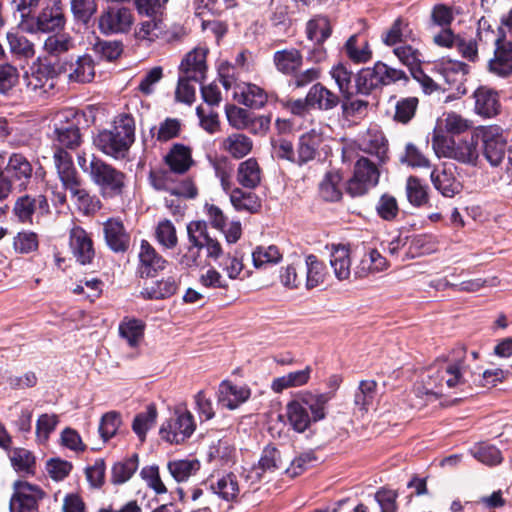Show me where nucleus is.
Masks as SVG:
<instances>
[{"label": "nucleus", "instance_id": "nucleus-60", "mask_svg": "<svg viewBox=\"0 0 512 512\" xmlns=\"http://www.w3.org/2000/svg\"><path fill=\"white\" fill-rule=\"evenodd\" d=\"M317 460L318 458L313 450L305 451L291 461L290 466L285 472L290 477H296L302 474L309 467L313 466Z\"/></svg>", "mask_w": 512, "mask_h": 512}, {"label": "nucleus", "instance_id": "nucleus-42", "mask_svg": "<svg viewBox=\"0 0 512 512\" xmlns=\"http://www.w3.org/2000/svg\"><path fill=\"white\" fill-rule=\"evenodd\" d=\"M11 54L18 58L30 59L35 55L34 44L17 30L8 31L6 34Z\"/></svg>", "mask_w": 512, "mask_h": 512}, {"label": "nucleus", "instance_id": "nucleus-55", "mask_svg": "<svg viewBox=\"0 0 512 512\" xmlns=\"http://www.w3.org/2000/svg\"><path fill=\"white\" fill-rule=\"evenodd\" d=\"M158 243L165 249H174L178 244L176 228L170 220L160 221L155 230Z\"/></svg>", "mask_w": 512, "mask_h": 512}, {"label": "nucleus", "instance_id": "nucleus-62", "mask_svg": "<svg viewBox=\"0 0 512 512\" xmlns=\"http://www.w3.org/2000/svg\"><path fill=\"white\" fill-rule=\"evenodd\" d=\"M473 456L486 465H497L502 462V454L494 445L482 443L473 449Z\"/></svg>", "mask_w": 512, "mask_h": 512}, {"label": "nucleus", "instance_id": "nucleus-16", "mask_svg": "<svg viewBox=\"0 0 512 512\" xmlns=\"http://www.w3.org/2000/svg\"><path fill=\"white\" fill-rule=\"evenodd\" d=\"M207 53L208 50L204 47L190 51L180 64V74L185 75L186 78H192L194 82H202L207 70Z\"/></svg>", "mask_w": 512, "mask_h": 512}, {"label": "nucleus", "instance_id": "nucleus-37", "mask_svg": "<svg viewBox=\"0 0 512 512\" xmlns=\"http://www.w3.org/2000/svg\"><path fill=\"white\" fill-rule=\"evenodd\" d=\"M319 194L325 201L335 202L342 197V176L336 171L327 172L319 184Z\"/></svg>", "mask_w": 512, "mask_h": 512}, {"label": "nucleus", "instance_id": "nucleus-22", "mask_svg": "<svg viewBox=\"0 0 512 512\" xmlns=\"http://www.w3.org/2000/svg\"><path fill=\"white\" fill-rule=\"evenodd\" d=\"M65 23L60 0H49V4L36 18V30L52 32L63 27Z\"/></svg>", "mask_w": 512, "mask_h": 512}, {"label": "nucleus", "instance_id": "nucleus-50", "mask_svg": "<svg viewBox=\"0 0 512 512\" xmlns=\"http://www.w3.org/2000/svg\"><path fill=\"white\" fill-rule=\"evenodd\" d=\"M144 324L141 320L125 318L119 325V334L131 347L138 345L143 338Z\"/></svg>", "mask_w": 512, "mask_h": 512}, {"label": "nucleus", "instance_id": "nucleus-36", "mask_svg": "<svg viewBox=\"0 0 512 512\" xmlns=\"http://www.w3.org/2000/svg\"><path fill=\"white\" fill-rule=\"evenodd\" d=\"M312 369L306 366L302 370L293 371L272 381L271 389L275 393H281L288 388L300 387L308 383Z\"/></svg>", "mask_w": 512, "mask_h": 512}, {"label": "nucleus", "instance_id": "nucleus-27", "mask_svg": "<svg viewBox=\"0 0 512 512\" xmlns=\"http://www.w3.org/2000/svg\"><path fill=\"white\" fill-rule=\"evenodd\" d=\"M165 163L175 174L186 173L194 163L191 149L183 144H174L165 156Z\"/></svg>", "mask_w": 512, "mask_h": 512}, {"label": "nucleus", "instance_id": "nucleus-12", "mask_svg": "<svg viewBox=\"0 0 512 512\" xmlns=\"http://www.w3.org/2000/svg\"><path fill=\"white\" fill-rule=\"evenodd\" d=\"M378 166L369 158L361 157L354 164V196H362L379 183Z\"/></svg>", "mask_w": 512, "mask_h": 512}, {"label": "nucleus", "instance_id": "nucleus-40", "mask_svg": "<svg viewBox=\"0 0 512 512\" xmlns=\"http://www.w3.org/2000/svg\"><path fill=\"white\" fill-rule=\"evenodd\" d=\"M13 469L24 476L34 475L36 469V459L34 454L21 447L14 448L9 455Z\"/></svg>", "mask_w": 512, "mask_h": 512}, {"label": "nucleus", "instance_id": "nucleus-45", "mask_svg": "<svg viewBox=\"0 0 512 512\" xmlns=\"http://www.w3.org/2000/svg\"><path fill=\"white\" fill-rule=\"evenodd\" d=\"M230 201L237 211L255 213L261 207V202L255 193L246 192L240 188L230 191Z\"/></svg>", "mask_w": 512, "mask_h": 512}, {"label": "nucleus", "instance_id": "nucleus-23", "mask_svg": "<svg viewBox=\"0 0 512 512\" xmlns=\"http://www.w3.org/2000/svg\"><path fill=\"white\" fill-rule=\"evenodd\" d=\"M322 142L323 135L315 128L302 134L298 140L296 164L302 166L315 159Z\"/></svg>", "mask_w": 512, "mask_h": 512}, {"label": "nucleus", "instance_id": "nucleus-30", "mask_svg": "<svg viewBox=\"0 0 512 512\" xmlns=\"http://www.w3.org/2000/svg\"><path fill=\"white\" fill-rule=\"evenodd\" d=\"M330 73L344 97L342 103L343 116L346 120H349L352 108V102L350 101L351 72L343 63H338L332 68Z\"/></svg>", "mask_w": 512, "mask_h": 512}, {"label": "nucleus", "instance_id": "nucleus-41", "mask_svg": "<svg viewBox=\"0 0 512 512\" xmlns=\"http://www.w3.org/2000/svg\"><path fill=\"white\" fill-rule=\"evenodd\" d=\"M413 39L414 34L408 21L401 17L397 18L382 35V41L387 46H395L402 41Z\"/></svg>", "mask_w": 512, "mask_h": 512}, {"label": "nucleus", "instance_id": "nucleus-4", "mask_svg": "<svg viewBox=\"0 0 512 512\" xmlns=\"http://www.w3.org/2000/svg\"><path fill=\"white\" fill-rule=\"evenodd\" d=\"M135 139L134 119L122 114L116 117L111 129H106L96 136L95 145L106 155L123 158Z\"/></svg>", "mask_w": 512, "mask_h": 512}, {"label": "nucleus", "instance_id": "nucleus-51", "mask_svg": "<svg viewBox=\"0 0 512 512\" xmlns=\"http://www.w3.org/2000/svg\"><path fill=\"white\" fill-rule=\"evenodd\" d=\"M200 468V463L196 459L174 460L168 463V470L177 482L186 481L191 475H194Z\"/></svg>", "mask_w": 512, "mask_h": 512}, {"label": "nucleus", "instance_id": "nucleus-19", "mask_svg": "<svg viewBox=\"0 0 512 512\" xmlns=\"http://www.w3.org/2000/svg\"><path fill=\"white\" fill-rule=\"evenodd\" d=\"M63 71L70 83H90L95 77V62L90 55L84 54L65 65Z\"/></svg>", "mask_w": 512, "mask_h": 512}, {"label": "nucleus", "instance_id": "nucleus-29", "mask_svg": "<svg viewBox=\"0 0 512 512\" xmlns=\"http://www.w3.org/2000/svg\"><path fill=\"white\" fill-rule=\"evenodd\" d=\"M237 86L238 90L233 92V97L239 103L259 109L267 102V94L261 87L250 83H242Z\"/></svg>", "mask_w": 512, "mask_h": 512}, {"label": "nucleus", "instance_id": "nucleus-10", "mask_svg": "<svg viewBox=\"0 0 512 512\" xmlns=\"http://www.w3.org/2000/svg\"><path fill=\"white\" fill-rule=\"evenodd\" d=\"M27 92L33 97H44L55 87V71L50 64H38L31 67V73L24 77Z\"/></svg>", "mask_w": 512, "mask_h": 512}, {"label": "nucleus", "instance_id": "nucleus-21", "mask_svg": "<svg viewBox=\"0 0 512 512\" xmlns=\"http://www.w3.org/2000/svg\"><path fill=\"white\" fill-rule=\"evenodd\" d=\"M474 112L483 117L491 118L500 111L499 96L496 91L486 86L477 88L473 93Z\"/></svg>", "mask_w": 512, "mask_h": 512}, {"label": "nucleus", "instance_id": "nucleus-59", "mask_svg": "<svg viewBox=\"0 0 512 512\" xmlns=\"http://www.w3.org/2000/svg\"><path fill=\"white\" fill-rule=\"evenodd\" d=\"M38 236L32 231H21L13 239V248L17 253L28 254L38 249Z\"/></svg>", "mask_w": 512, "mask_h": 512}, {"label": "nucleus", "instance_id": "nucleus-18", "mask_svg": "<svg viewBox=\"0 0 512 512\" xmlns=\"http://www.w3.org/2000/svg\"><path fill=\"white\" fill-rule=\"evenodd\" d=\"M251 395L250 389L245 385H235L228 380L219 384L217 391L218 404L234 410L246 402Z\"/></svg>", "mask_w": 512, "mask_h": 512}, {"label": "nucleus", "instance_id": "nucleus-47", "mask_svg": "<svg viewBox=\"0 0 512 512\" xmlns=\"http://www.w3.org/2000/svg\"><path fill=\"white\" fill-rule=\"evenodd\" d=\"M157 409L154 405H148L146 410L138 413L132 423V430L141 441H144L147 432L155 425Z\"/></svg>", "mask_w": 512, "mask_h": 512}, {"label": "nucleus", "instance_id": "nucleus-2", "mask_svg": "<svg viewBox=\"0 0 512 512\" xmlns=\"http://www.w3.org/2000/svg\"><path fill=\"white\" fill-rule=\"evenodd\" d=\"M331 399L328 393L299 392L286 405V417L289 425L297 433H303L312 423L326 417V407Z\"/></svg>", "mask_w": 512, "mask_h": 512}, {"label": "nucleus", "instance_id": "nucleus-28", "mask_svg": "<svg viewBox=\"0 0 512 512\" xmlns=\"http://www.w3.org/2000/svg\"><path fill=\"white\" fill-rule=\"evenodd\" d=\"M178 281L169 276L150 284H146L140 292V295L145 300H161L173 296L178 290Z\"/></svg>", "mask_w": 512, "mask_h": 512}, {"label": "nucleus", "instance_id": "nucleus-25", "mask_svg": "<svg viewBox=\"0 0 512 512\" xmlns=\"http://www.w3.org/2000/svg\"><path fill=\"white\" fill-rule=\"evenodd\" d=\"M438 74L443 78L450 89H456L459 93H464L463 83L468 72L467 65L459 62L448 60L442 62L437 69Z\"/></svg>", "mask_w": 512, "mask_h": 512}, {"label": "nucleus", "instance_id": "nucleus-63", "mask_svg": "<svg viewBox=\"0 0 512 512\" xmlns=\"http://www.w3.org/2000/svg\"><path fill=\"white\" fill-rule=\"evenodd\" d=\"M59 422L58 416L55 414H42L36 422V437L40 443L48 440L50 434L55 430Z\"/></svg>", "mask_w": 512, "mask_h": 512}, {"label": "nucleus", "instance_id": "nucleus-64", "mask_svg": "<svg viewBox=\"0 0 512 512\" xmlns=\"http://www.w3.org/2000/svg\"><path fill=\"white\" fill-rule=\"evenodd\" d=\"M376 211L383 220H394L399 213L396 198L390 194H383L376 205Z\"/></svg>", "mask_w": 512, "mask_h": 512}, {"label": "nucleus", "instance_id": "nucleus-56", "mask_svg": "<svg viewBox=\"0 0 512 512\" xmlns=\"http://www.w3.org/2000/svg\"><path fill=\"white\" fill-rule=\"evenodd\" d=\"M469 382H472L476 386L491 387L494 386L498 381L505 378V372L502 369L493 370H471V374L468 376Z\"/></svg>", "mask_w": 512, "mask_h": 512}, {"label": "nucleus", "instance_id": "nucleus-31", "mask_svg": "<svg viewBox=\"0 0 512 512\" xmlns=\"http://www.w3.org/2000/svg\"><path fill=\"white\" fill-rule=\"evenodd\" d=\"M430 178L435 189L444 197L452 198L462 189V185L460 181L457 180L454 173L446 168H443L440 171L433 170Z\"/></svg>", "mask_w": 512, "mask_h": 512}, {"label": "nucleus", "instance_id": "nucleus-39", "mask_svg": "<svg viewBox=\"0 0 512 512\" xmlns=\"http://www.w3.org/2000/svg\"><path fill=\"white\" fill-rule=\"evenodd\" d=\"M307 101L311 107H317L320 110H329L334 108L338 102V97L324 87L322 84L317 83L313 85L307 93Z\"/></svg>", "mask_w": 512, "mask_h": 512}, {"label": "nucleus", "instance_id": "nucleus-35", "mask_svg": "<svg viewBox=\"0 0 512 512\" xmlns=\"http://www.w3.org/2000/svg\"><path fill=\"white\" fill-rule=\"evenodd\" d=\"M237 181L245 188H256L262 178L261 168L254 158H249L238 165L237 168Z\"/></svg>", "mask_w": 512, "mask_h": 512}, {"label": "nucleus", "instance_id": "nucleus-48", "mask_svg": "<svg viewBox=\"0 0 512 512\" xmlns=\"http://www.w3.org/2000/svg\"><path fill=\"white\" fill-rule=\"evenodd\" d=\"M331 34V26L327 17L316 16L306 25V35L316 44H322Z\"/></svg>", "mask_w": 512, "mask_h": 512}, {"label": "nucleus", "instance_id": "nucleus-20", "mask_svg": "<svg viewBox=\"0 0 512 512\" xmlns=\"http://www.w3.org/2000/svg\"><path fill=\"white\" fill-rule=\"evenodd\" d=\"M496 48L494 57L489 61V71L499 77L512 75V42L494 38Z\"/></svg>", "mask_w": 512, "mask_h": 512}, {"label": "nucleus", "instance_id": "nucleus-6", "mask_svg": "<svg viewBox=\"0 0 512 512\" xmlns=\"http://www.w3.org/2000/svg\"><path fill=\"white\" fill-rule=\"evenodd\" d=\"M481 140L483 155L492 167H498L506 154L507 135L498 125L477 127V141Z\"/></svg>", "mask_w": 512, "mask_h": 512}, {"label": "nucleus", "instance_id": "nucleus-15", "mask_svg": "<svg viewBox=\"0 0 512 512\" xmlns=\"http://www.w3.org/2000/svg\"><path fill=\"white\" fill-rule=\"evenodd\" d=\"M138 257V273L141 278L154 277L158 272L163 271L168 264L167 260L146 240L141 242Z\"/></svg>", "mask_w": 512, "mask_h": 512}, {"label": "nucleus", "instance_id": "nucleus-33", "mask_svg": "<svg viewBox=\"0 0 512 512\" xmlns=\"http://www.w3.org/2000/svg\"><path fill=\"white\" fill-rule=\"evenodd\" d=\"M208 484L214 494L226 501L235 499L239 494V484L236 476L232 473L217 478L211 476L208 479Z\"/></svg>", "mask_w": 512, "mask_h": 512}, {"label": "nucleus", "instance_id": "nucleus-61", "mask_svg": "<svg viewBox=\"0 0 512 512\" xmlns=\"http://www.w3.org/2000/svg\"><path fill=\"white\" fill-rule=\"evenodd\" d=\"M235 453L234 447L226 439H220L209 448L208 457L210 461L219 460L223 464L232 461Z\"/></svg>", "mask_w": 512, "mask_h": 512}, {"label": "nucleus", "instance_id": "nucleus-24", "mask_svg": "<svg viewBox=\"0 0 512 512\" xmlns=\"http://www.w3.org/2000/svg\"><path fill=\"white\" fill-rule=\"evenodd\" d=\"M104 236L107 245L114 252H125L129 247V234L119 219L110 218L104 223Z\"/></svg>", "mask_w": 512, "mask_h": 512}, {"label": "nucleus", "instance_id": "nucleus-13", "mask_svg": "<svg viewBox=\"0 0 512 512\" xmlns=\"http://www.w3.org/2000/svg\"><path fill=\"white\" fill-rule=\"evenodd\" d=\"M33 173V167L30 161L20 153H13L9 156L5 166L6 179L11 181V186L15 185L20 191L27 188Z\"/></svg>", "mask_w": 512, "mask_h": 512}, {"label": "nucleus", "instance_id": "nucleus-17", "mask_svg": "<svg viewBox=\"0 0 512 512\" xmlns=\"http://www.w3.org/2000/svg\"><path fill=\"white\" fill-rule=\"evenodd\" d=\"M282 465L281 452L274 446H266L261 454L258 464L248 471L247 478L252 483L259 482L266 473H273Z\"/></svg>", "mask_w": 512, "mask_h": 512}, {"label": "nucleus", "instance_id": "nucleus-5", "mask_svg": "<svg viewBox=\"0 0 512 512\" xmlns=\"http://www.w3.org/2000/svg\"><path fill=\"white\" fill-rule=\"evenodd\" d=\"M432 148L438 158H449L459 163L476 166L479 159L477 128L470 138L456 141L443 135H434Z\"/></svg>", "mask_w": 512, "mask_h": 512}, {"label": "nucleus", "instance_id": "nucleus-9", "mask_svg": "<svg viewBox=\"0 0 512 512\" xmlns=\"http://www.w3.org/2000/svg\"><path fill=\"white\" fill-rule=\"evenodd\" d=\"M45 493L38 486L18 480L13 484V494L9 502L10 512H38L39 501Z\"/></svg>", "mask_w": 512, "mask_h": 512}, {"label": "nucleus", "instance_id": "nucleus-14", "mask_svg": "<svg viewBox=\"0 0 512 512\" xmlns=\"http://www.w3.org/2000/svg\"><path fill=\"white\" fill-rule=\"evenodd\" d=\"M69 247L76 261L82 265L92 262L95 249L90 234L80 226H73L69 232Z\"/></svg>", "mask_w": 512, "mask_h": 512}, {"label": "nucleus", "instance_id": "nucleus-44", "mask_svg": "<svg viewBox=\"0 0 512 512\" xmlns=\"http://www.w3.org/2000/svg\"><path fill=\"white\" fill-rule=\"evenodd\" d=\"M252 140L240 133H233L222 142V149L234 158H243L252 150Z\"/></svg>", "mask_w": 512, "mask_h": 512}, {"label": "nucleus", "instance_id": "nucleus-57", "mask_svg": "<svg viewBox=\"0 0 512 512\" xmlns=\"http://www.w3.org/2000/svg\"><path fill=\"white\" fill-rule=\"evenodd\" d=\"M281 258L282 255L275 245L259 246L252 253L253 264L256 268H261L266 264H276Z\"/></svg>", "mask_w": 512, "mask_h": 512}, {"label": "nucleus", "instance_id": "nucleus-49", "mask_svg": "<svg viewBox=\"0 0 512 512\" xmlns=\"http://www.w3.org/2000/svg\"><path fill=\"white\" fill-rule=\"evenodd\" d=\"M138 465V456L136 454L115 463L112 467L111 482L117 485L127 482L137 471Z\"/></svg>", "mask_w": 512, "mask_h": 512}, {"label": "nucleus", "instance_id": "nucleus-43", "mask_svg": "<svg viewBox=\"0 0 512 512\" xmlns=\"http://www.w3.org/2000/svg\"><path fill=\"white\" fill-rule=\"evenodd\" d=\"M305 272L307 289H313L321 285L326 277V266L315 255L310 254L305 258Z\"/></svg>", "mask_w": 512, "mask_h": 512}, {"label": "nucleus", "instance_id": "nucleus-3", "mask_svg": "<svg viewBox=\"0 0 512 512\" xmlns=\"http://www.w3.org/2000/svg\"><path fill=\"white\" fill-rule=\"evenodd\" d=\"M466 382H469L467 371L454 358L437 361L431 365L416 389L420 394L439 395L442 394L444 386L455 388Z\"/></svg>", "mask_w": 512, "mask_h": 512}, {"label": "nucleus", "instance_id": "nucleus-7", "mask_svg": "<svg viewBox=\"0 0 512 512\" xmlns=\"http://www.w3.org/2000/svg\"><path fill=\"white\" fill-rule=\"evenodd\" d=\"M193 415L185 409H177L160 428L162 439L171 444H180L187 440L195 431Z\"/></svg>", "mask_w": 512, "mask_h": 512}, {"label": "nucleus", "instance_id": "nucleus-1", "mask_svg": "<svg viewBox=\"0 0 512 512\" xmlns=\"http://www.w3.org/2000/svg\"><path fill=\"white\" fill-rule=\"evenodd\" d=\"M78 123L77 113L73 110H64L57 113L53 126L58 146L55 148L53 159L63 187L71 193L72 197L77 199L79 205L88 207L91 197L82 188L72 157L65 151V148L76 149L81 144L82 139Z\"/></svg>", "mask_w": 512, "mask_h": 512}, {"label": "nucleus", "instance_id": "nucleus-58", "mask_svg": "<svg viewBox=\"0 0 512 512\" xmlns=\"http://www.w3.org/2000/svg\"><path fill=\"white\" fill-rule=\"evenodd\" d=\"M418 106V99L416 97L402 98L395 104L394 120L406 124L415 115Z\"/></svg>", "mask_w": 512, "mask_h": 512}, {"label": "nucleus", "instance_id": "nucleus-34", "mask_svg": "<svg viewBox=\"0 0 512 512\" xmlns=\"http://www.w3.org/2000/svg\"><path fill=\"white\" fill-rule=\"evenodd\" d=\"M330 264L338 280L348 279L350 276L351 258L348 245H332Z\"/></svg>", "mask_w": 512, "mask_h": 512}, {"label": "nucleus", "instance_id": "nucleus-46", "mask_svg": "<svg viewBox=\"0 0 512 512\" xmlns=\"http://www.w3.org/2000/svg\"><path fill=\"white\" fill-rule=\"evenodd\" d=\"M377 63L373 67L361 69L355 78L357 92L369 95L374 89L380 86Z\"/></svg>", "mask_w": 512, "mask_h": 512}, {"label": "nucleus", "instance_id": "nucleus-32", "mask_svg": "<svg viewBox=\"0 0 512 512\" xmlns=\"http://www.w3.org/2000/svg\"><path fill=\"white\" fill-rule=\"evenodd\" d=\"M273 61L279 72L285 75H293L302 66L303 57L299 50L291 48L276 51Z\"/></svg>", "mask_w": 512, "mask_h": 512}, {"label": "nucleus", "instance_id": "nucleus-38", "mask_svg": "<svg viewBox=\"0 0 512 512\" xmlns=\"http://www.w3.org/2000/svg\"><path fill=\"white\" fill-rule=\"evenodd\" d=\"M356 142L360 150L369 154L381 156L386 151L384 136L377 129H368L360 133Z\"/></svg>", "mask_w": 512, "mask_h": 512}, {"label": "nucleus", "instance_id": "nucleus-53", "mask_svg": "<svg viewBox=\"0 0 512 512\" xmlns=\"http://www.w3.org/2000/svg\"><path fill=\"white\" fill-rule=\"evenodd\" d=\"M74 40L68 34H54L44 41V51L52 56H58L74 48Z\"/></svg>", "mask_w": 512, "mask_h": 512}, {"label": "nucleus", "instance_id": "nucleus-26", "mask_svg": "<svg viewBox=\"0 0 512 512\" xmlns=\"http://www.w3.org/2000/svg\"><path fill=\"white\" fill-rule=\"evenodd\" d=\"M48 208L49 205L45 196L37 195L36 197H31L29 195H24L18 198L13 211L19 221L23 223H31L32 216L37 210L47 212Z\"/></svg>", "mask_w": 512, "mask_h": 512}, {"label": "nucleus", "instance_id": "nucleus-52", "mask_svg": "<svg viewBox=\"0 0 512 512\" xmlns=\"http://www.w3.org/2000/svg\"><path fill=\"white\" fill-rule=\"evenodd\" d=\"M393 53L411 73L420 68L423 62L422 53L411 45L397 46L393 49Z\"/></svg>", "mask_w": 512, "mask_h": 512}, {"label": "nucleus", "instance_id": "nucleus-54", "mask_svg": "<svg viewBox=\"0 0 512 512\" xmlns=\"http://www.w3.org/2000/svg\"><path fill=\"white\" fill-rule=\"evenodd\" d=\"M406 194L410 204L420 207L427 203V186L423 185L419 178L410 176L406 182Z\"/></svg>", "mask_w": 512, "mask_h": 512}, {"label": "nucleus", "instance_id": "nucleus-11", "mask_svg": "<svg viewBox=\"0 0 512 512\" xmlns=\"http://www.w3.org/2000/svg\"><path fill=\"white\" fill-rule=\"evenodd\" d=\"M134 23V17L129 8L109 7L99 18V29L103 34L127 33Z\"/></svg>", "mask_w": 512, "mask_h": 512}, {"label": "nucleus", "instance_id": "nucleus-8", "mask_svg": "<svg viewBox=\"0 0 512 512\" xmlns=\"http://www.w3.org/2000/svg\"><path fill=\"white\" fill-rule=\"evenodd\" d=\"M91 179L105 196L115 197L123 193L125 174L104 161L92 163Z\"/></svg>", "mask_w": 512, "mask_h": 512}]
</instances>
